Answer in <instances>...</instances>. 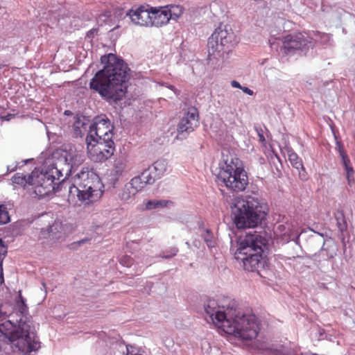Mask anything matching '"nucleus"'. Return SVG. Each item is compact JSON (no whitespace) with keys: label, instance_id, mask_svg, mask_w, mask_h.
Returning <instances> with one entry per match:
<instances>
[{"label":"nucleus","instance_id":"f257e3e1","mask_svg":"<svg viewBox=\"0 0 355 355\" xmlns=\"http://www.w3.org/2000/svg\"><path fill=\"white\" fill-rule=\"evenodd\" d=\"M205 309L214 324L226 334L241 340H252L257 337L258 326L255 316L245 314L235 301L225 307L218 306L214 300H209Z\"/></svg>","mask_w":355,"mask_h":355},{"label":"nucleus","instance_id":"f03ea898","mask_svg":"<svg viewBox=\"0 0 355 355\" xmlns=\"http://www.w3.org/2000/svg\"><path fill=\"white\" fill-rule=\"evenodd\" d=\"M101 61L104 64V67L91 79L90 89L107 100L115 102L121 100L125 95L126 82L129 78L127 64L113 53L103 55Z\"/></svg>","mask_w":355,"mask_h":355},{"label":"nucleus","instance_id":"7ed1b4c3","mask_svg":"<svg viewBox=\"0 0 355 355\" xmlns=\"http://www.w3.org/2000/svg\"><path fill=\"white\" fill-rule=\"evenodd\" d=\"M11 317L12 320H6L0 324V334L14 343L15 347L24 354L37 351L40 345L36 340L35 330L28 315V308L20 291Z\"/></svg>","mask_w":355,"mask_h":355},{"label":"nucleus","instance_id":"20e7f679","mask_svg":"<svg viewBox=\"0 0 355 355\" xmlns=\"http://www.w3.org/2000/svg\"><path fill=\"white\" fill-rule=\"evenodd\" d=\"M267 243V239L259 232L250 230L236 239L234 258L242 263L245 270L264 277L268 263L263 252Z\"/></svg>","mask_w":355,"mask_h":355},{"label":"nucleus","instance_id":"39448f33","mask_svg":"<svg viewBox=\"0 0 355 355\" xmlns=\"http://www.w3.org/2000/svg\"><path fill=\"white\" fill-rule=\"evenodd\" d=\"M222 157L219 166L213 171L218 184L225 185L235 192L245 190L248 179L241 161L228 151L223 152Z\"/></svg>","mask_w":355,"mask_h":355},{"label":"nucleus","instance_id":"423d86ee","mask_svg":"<svg viewBox=\"0 0 355 355\" xmlns=\"http://www.w3.org/2000/svg\"><path fill=\"white\" fill-rule=\"evenodd\" d=\"M232 214L237 228H254L265 218L266 206L258 197L246 196L235 199Z\"/></svg>","mask_w":355,"mask_h":355},{"label":"nucleus","instance_id":"0eeeda50","mask_svg":"<svg viewBox=\"0 0 355 355\" xmlns=\"http://www.w3.org/2000/svg\"><path fill=\"white\" fill-rule=\"evenodd\" d=\"M73 184L69 193H77L78 199L86 204L97 201L103 195V185L100 178L87 167H83L73 176Z\"/></svg>","mask_w":355,"mask_h":355},{"label":"nucleus","instance_id":"6e6552de","mask_svg":"<svg viewBox=\"0 0 355 355\" xmlns=\"http://www.w3.org/2000/svg\"><path fill=\"white\" fill-rule=\"evenodd\" d=\"M83 162V155L81 154L76 152L65 151L55 164L46 168L47 172L57 171V173H52L53 178L50 180L53 182L54 191L61 190L60 187L64 184V179L67 176H72Z\"/></svg>","mask_w":355,"mask_h":355},{"label":"nucleus","instance_id":"1a4fd4ad","mask_svg":"<svg viewBox=\"0 0 355 355\" xmlns=\"http://www.w3.org/2000/svg\"><path fill=\"white\" fill-rule=\"evenodd\" d=\"M57 171L47 172L46 168L42 170H34L31 175L26 176L20 173H16L12 181L14 184L25 187L28 184L32 187L33 193L39 198L44 197L54 191L53 182L50 180L53 178L52 173Z\"/></svg>","mask_w":355,"mask_h":355},{"label":"nucleus","instance_id":"9d476101","mask_svg":"<svg viewBox=\"0 0 355 355\" xmlns=\"http://www.w3.org/2000/svg\"><path fill=\"white\" fill-rule=\"evenodd\" d=\"M114 126L106 115L101 114L94 119L93 123H90V128L85 138L87 146H91L94 140H102L105 137L112 139V130Z\"/></svg>","mask_w":355,"mask_h":355},{"label":"nucleus","instance_id":"9b49d317","mask_svg":"<svg viewBox=\"0 0 355 355\" xmlns=\"http://www.w3.org/2000/svg\"><path fill=\"white\" fill-rule=\"evenodd\" d=\"M232 38L233 33L220 28L216 29L207 42L209 58L211 60V57L220 56L221 52L228 50L232 45Z\"/></svg>","mask_w":355,"mask_h":355},{"label":"nucleus","instance_id":"f8f14e48","mask_svg":"<svg viewBox=\"0 0 355 355\" xmlns=\"http://www.w3.org/2000/svg\"><path fill=\"white\" fill-rule=\"evenodd\" d=\"M91 146H87L88 153L95 162H102L111 157L115 150L114 144L111 137L102 140H94Z\"/></svg>","mask_w":355,"mask_h":355},{"label":"nucleus","instance_id":"ddd939ff","mask_svg":"<svg viewBox=\"0 0 355 355\" xmlns=\"http://www.w3.org/2000/svg\"><path fill=\"white\" fill-rule=\"evenodd\" d=\"M311 39L299 33L289 35L284 38L281 51L285 54L294 53L295 50H302L311 45Z\"/></svg>","mask_w":355,"mask_h":355},{"label":"nucleus","instance_id":"4468645a","mask_svg":"<svg viewBox=\"0 0 355 355\" xmlns=\"http://www.w3.org/2000/svg\"><path fill=\"white\" fill-rule=\"evenodd\" d=\"M198 125V111L196 108L191 107L184 114L178 125V137H186L195 130Z\"/></svg>","mask_w":355,"mask_h":355},{"label":"nucleus","instance_id":"2eb2a0df","mask_svg":"<svg viewBox=\"0 0 355 355\" xmlns=\"http://www.w3.org/2000/svg\"><path fill=\"white\" fill-rule=\"evenodd\" d=\"M129 16L131 21L136 25L139 26H151L150 18V9H145L144 7H140L136 10H130L126 14Z\"/></svg>","mask_w":355,"mask_h":355},{"label":"nucleus","instance_id":"dca6fc26","mask_svg":"<svg viewBox=\"0 0 355 355\" xmlns=\"http://www.w3.org/2000/svg\"><path fill=\"white\" fill-rule=\"evenodd\" d=\"M150 19L152 21L151 26H162L166 24L169 19L166 8L159 7V8H150Z\"/></svg>","mask_w":355,"mask_h":355},{"label":"nucleus","instance_id":"f3484780","mask_svg":"<svg viewBox=\"0 0 355 355\" xmlns=\"http://www.w3.org/2000/svg\"><path fill=\"white\" fill-rule=\"evenodd\" d=\"M318 244L322 243V246L318 254H314L312 257L313 260L316 261H327L333 258L335 255L334 250H330V246L324 241V240L319 237L315 241Z\"/></svg>","mask_w":355,"mask_h":355},{"label":"nucleus","instance_id":"a211bd4d","mask_svg":"<svg viewBox=\"0 0 355 355\" xmlns=\"http://www.w3.org/2000/svg\"><path fill=\"white\" fill-rule=\"evenodd\" d=\"M90 128V123L85 117H76L73 125V137H82L85 133L87 134Z\"/></svg>","mask_w":355,"mask_h":355},{"label":"nucleus","instance_id":"6ab92c4d","mask_svg":"<svg viewBox=\"0 0 355 355\" xmlns=\"http://www.w3.org/2000/svg\"><path fill=\"white\" fill-rule=\"evenodd\" d=\"M276 231L280 235L285 236L286 239L291 238L293 239L297 234L294 224L288 221L282 224H277Z\"/></svg>","mask_w":355,"mask_h":355},{"label":"nucleus","instance_id":"aec40b11","mask_svg":"<svg viewBox=\"0 0 355 355\" xmlns=\"http://www.w3.org/2000/svg\"><path fill=\"white\" fill-rule=\"evenodd\" d=\"M138 192L129 183H127L119 193L121 200L130 201Z\"/></svg>","mask_w":355,"mask_h":355},{"label":"nucleus","instance_id":"412c9836","mask_svg":"<svg viewBox=\"0 0 355 355\" xmlns=\"http://www.w3.org/2000/svg\"><path fill=\"white\" fill-rule=\"evenodd\" d=\"M127 166V159L123 156L115 159L112 171L116 175H121Z\"/></svg>","mask_w":355,"mask_h":355},{"label":"nucleus","instance_id":"4be33fe9","mask_svg":"<svg viewBox=\"0 0 355 355\" xmlns=\"http://www.w3.org/2000/svg\"><path fill=\"white\" fill-rule=\"evenodd\" d=\"M149 168L154 171V174L155 177H157L158 179L164 174L166 168V164L165 161L164 160H157L154 162L152 166H150Z\"/></svg>","mask_w":355,"mask_h":355},{"label":"nucleus","instance_id":"5701e85b","mask_svg":"<svg viewBox=\"0 0 355 355\" xmlns=\"http://www.w3.org/2000/svg\"><path fill=\"white\" fill-rule=\"evenodd\" d=\"M165 7L166 8L169 19H176L183 13V8L179 5H169Z\"/></svg>","mask_w":355,"mask_h":355},{"label":"nucleus","instance_id":"b1692460","mask_svg":"<svg viewBox=\"0 0 355 355\" xmlns=\"http://www.w3.org/2000/svg\"><path fill=\"white\" fill-rule=\"evenodd\" d=\"M288 160L291 164L295 167L296 169L300 170L302 169L304 171V168L302 164V159L298 157V155L293 152V150H288Z\"/></svg>","mask_w":355,"mask_h":355},{"label":"nucleus","instance_id":"393cba45","mask_svg":"<svg viewBox=\"0 0 355 355\" xmlns=\"http://www.w3.org/2000/svg\"><path fill=\"white\" fill-rule=\"evenodd\" d=\"M62 231V223L59 220H55L53 223L49 225L48 228V234L50 236H52L53 238H59L60 234Z\"/></svg>","mask_w":355,"mask_h":355},{"label":"nucleus","instance_id":"a878e982","mask_svg":"<svg viewBox=\"0 0 355 355\" xmlns=\"http://www.w3.org/2000/svg\"><path fill=\"white\" fill-rule=\"evenodd\" d=\"M337 226L340 232H343L347 229V222L343 211L337 210L335 213Z\"/></svg>","mask_w":355,"mask_h":355},{"label":"nucleus","instance_id":"bb28decb","mask_svg":"<svg viewBox=\"0 0 355 355\" xmlns=\"http://www.w3.org/2000/svg\"><path fill=\"white\" fill-rule=\"evenodd\" d=\"M141 180L146 184H152L155 182L157 177H155L154 171H152L149 168L144 170L140 175Z\"/></svg>","mask_w":355,"mask_h":355},{"label":"nucleus","instance_id":"cd10ccee","mask_svg":"<svg viewBox=\"0 0 355 355\" xmlns=\"http://www.w3.org/2000/svg\"><path fill=\"white\" fill-rule=\"evenodd\" d=\"M8 248L0 238V285L3 282L2 262L7 254Z\"/></svg>","mask_w":355,"mask_h":355},{"label":"nucleus","instance_id":"c85d7f7f","mask_svg":"<svg viewBox=\"0 0 355 355\" xmlns=\"http://www.w3.org/2000/svg\"><path fill=\"white\" fill-rule=\"evenodd\" d=\"M137 192L144 189L146 184L141 180L140 175L133 178L130 182H128Z\"/></svg>","mask_w":355,"mask_h":355},{"label":"nucleus","instance_id":"c756f323","mask_svg":"<svg viewBox=\"0 0 355 355\" xmlns=\"http://www.w3.org/2000/svg\"><path fill=\"white\" fill-rule=\"evenodd\" d=\"M10 220V215L7 207L5 205H0V225H5Z\"/></svg>","mask_w":355,"mask_h":355},{"label":"nucleus","instance_id":"7c9ffc66","mask_svg":"<svg viewBox=\"0 0 355 355\" xmlns=\"http://www.w3.org/2000/svg\"><path fill=\"white\" fill-rule=\"evenodd\" d=\"M279 347L280 348L272 347L267 348L268 355H289L286 348L283 346H280Z\"/></svg>","mask_w":355,"mask_h":355},{"label":"nucleus","instance_id":"2f4dec72","mask_svg":"<svg viewBox=\"0 0 355 355\" xmlns=\"http://www.w3.org/2000/svg\"><path fill=\"white\" fill-rule=\"evenodd\" d=\"M168 201L166 200H149L146 204L147 209H153L157 207H164L166 206Z\"/></svg>","mask_w":355,"mask_h":355},{"label":"nucleus","instance_id":"473e14b6","mask_svg":"<svg viewBox=\"0 0 355 355\" xmlns=\"http://www.w3.org/2000/svg\"><path fill=\"white\" fill-rule=\"evenodd\" d=\"M202 237L209 248H211L215 246V241L214 237L208 230H207L202 234Z\"/></svg>","mask_w":355,"mask_h":355},{"label":"nucleus","instance_id":"72a5a7b5","mask_svg":"<svg viewBox=\"0 0 355 355\" xmlns=\"http://www.w3.org/2000/svg\"><path fill=\"white\" fill-rule=\"evenodd\" d=\"M346 171V177L348 181V184L351 185L352 183L354 182V170L353 168L351 166L349 168H347L345 169Z\"/></svg>","mask_w":355,"mask_h":355},{"label":"nucleus","instance_id":"f704fd0d","mask_svg":"<svg viewBox=\"0 0 355 355\" xmlns=\"http://www.w3.org/2000/svg\"><path fill=\"white\" fill-rule=\"evenodd\" d=\"M178 252V248H172L169 250L166 251V252H163L162 255H160L161 257L165 258V259H170L177 254Z\"/></svg>","mask_w":355,"mask_h":355},{"label":"nucleus","instance_id":"c9c22d12","mask_svg":"<svg viewBox=\"0 0 355 355\" xmlns=\"http://www.w3.org/2000/svg\"><path fill=\"white\" fill-rule=\"evenodd\" d=\"M132 263H133L132 259L128 256H124L121 259V263L127 267L131 266Z\"/></svg>","mask_w":355,"mask_h":355},{"label":"nucleus","instance_id":"e433bc0d","mask_svg":"<svg viewBox=\"0 0 355 355\" xmlns=\"http://www.w3.org/2000/svg\"><path fill=\"white\" fill-rule=\"evenodd\" d=\"M340 157H341L343 164L345 167V169L351 167L350 160H349L347 155L345 154L343 155H341Z\"/></svg>","mask_w":355,"mask_h":355},{"label":"nucleus","instance_id":"4c0bfd02","mask_svg":"<svg viewBox=\"0 0 355 355\" xmlns=\"http://www.w3.org/2000/svg\"><path fill=\"white\" fill-rule=\"evenodd\" d=\"M336 148L339 152L340 156L346 154V153H345V151L344 150L343 146V144H341L340 141H336Z\"/></svg>","mask_w":355,"mask_h":355},{"label":"nucleus","instance_id":"58836bf2","mask_svg":"<svg viewBox=\"0 0 355 355\" xmlns=\"http://www.w3.org/2000/svg\"><path fill=\"white\" fill-rule=\"evenodd\" d=\"M97 31L96 29H92L87 33V37L89 39H92L94 37V35L96 33Z\"/></svg>","mask_w":355,"mask_h":355},{"label":"nucleus","instance_id":"ea45409f","mask_svg":"<svg viewBox=\"0 0 355 355\" xmlns=\"http://www.w3.org/2000/svg\"><path fill=\"white\" fill-rule=\"evenodd\" d=\"M244 93L250 95V96H252L253 94V91L250 89H249L248 87H242V88L241 89Z\"/></svg>","mask_w":355,"mask_h":355},{"label":"nucleus","instance_id":"a19ab883","mask_svg":"<svg viewBox=\"0 0 355 355\" xmlns=\"http://www.w3.org/2000/svg\"><path fill=\"white\" fill-rule=\"evenodd\" d=\"M231 85L232 87H234V88H239V89H241L242 88V86L241 85V84L237 82L236 80H232L231 82Z\"/></svg>","mask_w":355,"mask_h":355},{"label":"nucleus","instance_id":"79ce46f5","mask_svg":"<svg viewBox=\"0 0 355 355\" xmlns=\"http://www.w3.org/2000/svg\"><path fill=\"white\" fill-rule=\"evenodd\" d=\"M89 241V239H83L79 241H78L77 243H73V245H80L82 244H84V243H88Z\"/></svg>","mask_w":355,"mask_h":355},{"label":"nucleus","instance_id":"37998d69","mask_svg":"<svg viewBox=\"0 0 355 355\" xmlns=\"http://www.w3.org/2000/svg\"><path fill=\"white\" fill-rule=\"evenodd\" d=\"M259 139H260V141H265V138H264V137L263 136V135L259 134Z\"/></svg>","mask_w":355,"mask_h":355},{"label":"nucleus","instance_id":"c03bdc74","mask_svg":"<svg viewBox=\"0 0 355 355\" xmlns=\"http://www.w3.org/2000/svg\"><path fill=\"white\" fill-rule=\"evenodd\" d=\"M168 87L170 89L173 90V91L175 89V87H174L173 85H169Z\"/></svg>","mask_w":355,"mask_h":355},{"label":"nucleus","instance_id":"a18cd8bd","mask_svg":"<svg viewBox=\"0 0 355 355\" xmlns=\"http://www.w3.org/2000/svg\"><path fill=\"white\" fill-rule=\"evenodd\" d=\"M231 243H232V245H231V250H234V243H233V241H231Z\"/></svg>","mask_w":355,"mask_h":355},{"label":"nucleus","instance_id":"49530a36","mask_svg":"<svg viewBox=\"0 0 355 355\" xmlns=\"http://www.w3.org/2000/svg\"><path fill=\"white\" fill-rule=\"evenodd\" d=\"M14 170H15V168L10 169V168L9 166H8V171H13Z\"/></svg>","mask_w":355,"mask_h":355},{"label":"nucleus","instance_id":"de8ad7c7","mask_svg":"<svg viewBox=\"0 0 355 355\" xmlns=\"http://www.w3.org/2000/svg\"><path fill=\"white\" fill-rule=\"evenodd\" d=\"M69 111H65L64 114H69Z\"/></svg>","mask_w":355,"mask_h":355}]
</instances>
